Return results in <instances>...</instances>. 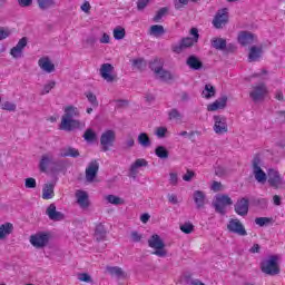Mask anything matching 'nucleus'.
Masks as SVG:
<instances>
[{"instance_id": "obj_1", "label": "nucleus", "mask_w": 285, "mask_h": 285, "mask_svg": "<svg viewBox=\"0 0 285 285\" xmlns=\"http://www.w3.org/2000/svg\"><path fill=\"white\" fill-rule=\"evenodd\" d=\"M261 272L265 275L276 276L278 275L282 269L279 267V256L278 255H271L267 258L263 259L259 265Z\"/></svg>"}, {"instance_id": "obj_2", "label": "nucleus", "mask_w": 285, "mask_h": 285, "mask_svg": "<svg viewBox=\"0 0 285 285\" xmlns=\"http://www.w3.org/2000/svg\"><path fill=\"white\" fill-rule=\"evenodd\" d=\"M148 246L154 250L151 254L156 255L158 257H166L167 250L165 242L158 234H153L150 238L148 239Z\"/></svg>"}, {"instance_id": "obj_3", "label": "nucleus", "mask_w": 285, "mask_h": 285, "mask_svg": "<svg viewBox=\"0 0 285 285\" xmlns=\"http://www.w3.org/2000/svg\"><path fill=\"white\" fill-rule=\"evenodd\" d=\"M49 239H50V234L46 232H39L37 234H31L29 242L32 247L37 249H42L48 245Z\"/></svg>"}, {"instance_id": "obj_4", "label": "nucleus", "mask_w": 285, "mask_h": 285, "mask_svg": "<svg viewBox=\"0 0 285 285\" xmlns=\"http://www.w3.org/2000/svg\"><path fill=\"white\" fill-rule=\"evenodd\" d=\"M267 181L274 189H279L285 186L284 176L276 169L267 170Z\"/></svg>"}, {"instance_id": "obj_5", "label": "nucleus", "mask_w": 285, "mask_h": 285, "mask_svg": "<svg viewBox=\"0 0 285 285\" xmlns=\"http://www.w3.org/2000/svg\"><path fill=\"white\" fill-rule=\"evenodd\" d=\"M100 77L108 83L116 82L118 80L117 73H115V66L109 62L102 63L100 66Z\"/></svg>"}, {"instance_id": "obj_6", "label": "nucleus", "mask_w": 285, "mask_h": 285, "mask_svg": "<svg viewBox=\"0 0 285 285\" xmlns=\"http://www.w3.org/2000/svg\"><path fill=\"white\" fill-rule=\"evenodd\" d=\"M229 22L228 8H222L214 16L212 24L214 28L220 30Z\"/></svg>"}, {"instance_id": "obj_7", "label": "nucleus", "mask_w": 285, "mask_h": 285, "mask_svg": "<svg viewBox=\"0 0 285 285\" xmlns=\"http://www.w3.org/2000/svg\"><path fill=\"white\" fill-rule=\"evenodd\" d=\"M116 142V131L115 130H106L100 136V145L104 153H107L115 146Z\"/></svg>"}, {"instance_id": "obj_8", "label": "nucleus", "mask_w": 285, "mask_h": 285, "mask_svg": "<svg viewBox=\"0 0 285 285\" xmlns=\"http://www.w3.org/2000/svg\"><path fill=\"white\" fill-rule=\"evenodd\" d=\"M233 202L228 195L220 194L216 196V200H214L213 206L216 208V212L220 215H225V208L227 206H232Z\"/></svg>"}, {"instance_id": "obj_9", "label": "nucleus", "mask_w": 285, "mask_h": 285, "mask_svg": "<svg viewBox=\"0 0 285 285\" xmlns=\"http://www.w3.org/2000/svg\"><path fill=\"white\" fill-rule=\"evenodd\" d=\"M213 131L217 135H225L228 132L227 118L225 116H213Z\"/></svg>"}, {"instance_id": "obj_10", "label": "nucleus", "mask_w": 285, "mask_h": 285, "mask_svg": "<svg viewBox=\"0 0 285 285\" xmlns=\"http://www.w3.org/2000/svg\"><path fill=\"white\" fill-rule=\"evenodd\" d=\"M227 229L240 237H245L248 235L246 227L240 223L238 218H232L227 225Z\"/></svg>"}, {"instance_id": "obj_11", "label": "nucleus", "mask_w": 285, "mask_h": 285, "mask_svg": "<svg viewBox=\"0 0 285 285\" xmlns=\"http://www.w3.org/2000/svg\"><path fill=\"white\" fill-rule=\"evenodd\" d=\"M253 175H254L256 181L261 185H264L267 180L268 176L261 167V158L259 157H256L253 160Z\"/></svg>"}, {"instance_id": "obj_12", "label": "nucleus", "mask_w": 285, "mask_h": 285, "mask_svg": "<svg viewBox=\"0 0 285 285\" xmlns=\"http://www.w3.org/2000/svg\"><path fill=\"white\" fill-rule=\"evenodd\" d=\"M267 92L268 91H267L266 85L263 82V83L253 86V90L252 92H249V98H252L255 102L262 101L265 99Z\"/></svg>"}, {"instance_id": "obj_13", "label": "nucleus", "mask_w": 285, "mask_h": 285, "mask_svg": "<svg viewBox=\"0 0 285 285\" xmlns=\"http://www.w3.org/2000/svg\"><path fill=\"white\" fill-rule=\"evenodd\" d=\"M81 122L77 119L70 118H61V124L59 125V129L61 131L71 132L77 128H80Z\"/></svg>"}, {"instance_id": "obj_14", "label": "nucleus", "mask_w": 285, "mask_h": 285, "mask_svg": "<svg viewBox=\"0 0 285 285\" xmlns=\"http://www.w3.org/2000/svg\"><path fill=\"white\" fill-rule=\"evenodd\" d=\"M234 210L236 215H239L240 217H246L249 212V199L242 198L234 205Z\"/></svg>"}, {"instance_id": "obj_15", "label": "nucleus", "mask_w": 285, "mask_h": 285, "mask_svg": "<svg viewBox=\"0 0 285 285\" xmlns=\"http://www.w3.org/2000/svg\"><path fill=\"white\" fill-rule=\"evenodd\" d=\"M257 41V38L254 33L249 31H240L238 35V42L240 46H252Z\"/></svg>"}, {"instance_id": "obj_16", "label": "nucleus", "mask_w": 285, "mask_h": 285, "mask_svg": "<svg viewBox=\"0 0 285 285\" xmlns=\"http://www.w3.org/2000/svg\"><path fill=\"white\" fill-rule=\"evenodd\" d=\"M99 170V165L97 163V160H91L89 163V166L86 169V179L89 183H92L95 180V178L97 177Z\"/></svg>"}, {"instance_id": "obj_17", "label": "nucleus", "mask_w": 285, "mask_h": 285, "mask_svg": "<svg viewBox=\"0 0 285 285\" xmlns=\"http://www.w3.org/2000/svg\"><path fill=\"white\" fill-rule=\"evenodd\" d=\"M75 197H76L77 204L79 205L80 208L86 209V208L90 207V200L88 199L87 191L77 190L75 194Z\"/></svg>"}, {"instance_id": "obj_18", "label": "nucleus", "mask_w": 285, "mask_h": 285, "mask_svg": "<svg viewBox=\"0 0 285 285\" xmlns=\"http://www.w3.org/2000/svg\"><path fill=\"white\" fill-rule=\"evenodd\" d=\"M228 97L222 96L219 99L207 106L208 111L224 110L227 106Z\"/></svg>"}, {"instance_id": "obj_19", "label": "nucleus", "mask_w": 285, "mask_h": 285, "mask_svg": "<svg viewBox=\"0 0 285 285\" xmlns=\"http://www.w3.org/2000/svg\"><path fill=\"white\" fill-rule=\"evenodd\" d=\"M27 42H28V40H27L26 37L20 38L19 41H18V43H17V46L13 47L9 53H11V56H12L13 58H19V57H21L22 53H23V49H24L26 46H27Z\"/></svg>"}, {"instance_id": "obj_20", "label": "nucleus", "mask_w": 285, "mask_h": 285, "mask_svg": "<svg viewBox=\"0 0 285 285\" xmlns=\"http://www.w3.org/2000/svg\"><path fill=\"white\" fill-rule=\"evenodd\" d=\"M47 215L49 219L53 222H60L65 218V215L61 214L60 212H57V206L56 204L51 203L48 208H47Z\"/></svg>"}, {"instance_id": "obj_21", "label": "nucleus", "mask_w": 285, "mask_h": 285, "mask_svg": "<svg viewBox=\"0 0 285 285\" xmlns=\"http://www.w3.org/2000/svg\"><path fill=\"white\" fill-rule=\"evenodd\" d=\"M38 66L47 73H51L56 71V66L50 61L48 57H42L38 61Z\"/></svg>"}, {"instance_id": "obj_22", "label": "nucleus", "mask_w": 285, "mask_h": 285, "mask_svg": "<svg viewBox=\"0 0 285 285\" xmlns=\"http://www.w3.org/2000/svg\"><path fill=\"white\" fill-rule=\"evenodd\" d=\"M63 116L61 117L62 119H73V118H79L80 117V111L77 107L72 105H68L63 109Z\"/></svg>"}, {"instance_id": "obj_23", "label": "nucleus", "mask_w": 285, "mask_h": 285, "mask_svg": "<svg viewBox=\"0 0 285 285\" xmlns=\"http://www.w3.org/2000/svg\"><path fill=\"white\" fill-rule=\"evenodd\" d=\"M106 271L109 275H111V277H118L119 279H127L128 277V274L124 272L121 267L118 266H108Z\"/></svg>"}, {"instance_id": "obj_24", "label": "nucleus", "mask_w": 285, "mask_h": 285, "mask_svg": "<svg viewBox=\"0 0 285 285\" xmlns=\"http://www.w3.org/2000/svg\"><path fill=\"white\" fill-rule=\"evenodd\" d=\"M94 236L97 242H104L107 237V229L102 223L96 225V230L94 232Z\"/></svg>"}, {"instance_id": "obj_25", "label": "nucleus", "mask_w": 285, "mask_h": 285, "mask_svg": "<svg viewBox=\"0 0 285 285\" xmlns=\"http://www.w3.org/2000/svg\"><path fill=\"white\" fill-rule=\"evenodd\" d=\"M186 65L193 70H200L204 66L202 60L196 56H189L186 60Z\"/></svg>"}, {"instance_id": "obj_26", "label": "nucleus", "mask_w": 285, "mask_h": 285, "mask_svg": "<svg viewBox=\"0 0 285 285\" xmlns=\"http://www.w3.org/2000/svg\"><path fill=\"white\" fill-rule=\"evenodd\" d=\"M194 202L198 209L204 208L206 204V195L204 191L196 190L194 191Z\"/></svg>"}, {"instance_id": "obj_27", "label": "nucleus", "mask_w": 285, "mask_h": 285, "mask_svg": "<svg viewBox=\"0 0 285 285\" xmlns=\"http://www.w3.org/2000/svg\"><path fill=\"white\" fill-rule=\"evenodd\" d=\"M263 55V48L262 47H252L249 48V51H248V60L249 62H254L256 61L257 59H259Z\"/></svg>"}, {"instance_id": "obj_28", "label": "nucleus", "mask_w": 285, "mask_h": 285, "mask_svg": "<svg viewBox=\"0 0 285 285\" xmlns=\"http://www.w3.org/2000/svg\"><path fill=\"white\" fill-rule=\"evenodd\" d=\"M198 40H196L195 38H183L181 42H180V47H176L174 49V52L179 53L181 48H189L195 46V43H197Z\"/></svg>"}, {"instance_id": "obj_29", "label": "nucleus", "mask_w": 285, "mask_h": 285, "mask_svg": "<svg viewBox=\"0 0 285 285\" xmlns=\"http://www.w3.org/2000/svg\"><path fill=\"white\" fill-rule=\"evenodd\" d=\"M12 232L13 225L11 223L0 225V240H4Z\"/></svg>"}, {"instance_id": "obj_30", "label": "nucleus", "mask_w": 285, "mask_h": 285, "mask_svg": "<svg viewBox=\"0 0 285 285\" xmlns=\"http://www.w3.org/2000/svg\"><path fill=\"white\" fill-rule=\"evenodd\" d=\"M52 197H55V185L53 184H47L42 188V199L49 200Z\"/></svg>"}, {"instance_id": "obj_31", "label": "nucleus", "mask_w": 285, "mask_h": 285, "mask_svg": "<svg viewBox=\"0 0 285 285\" xmlns=\"http://www.w3.org/2000/svg\"><path fill=\"white\" fill-rule=\"evenodd\" d=\"M60 156L62 158H67V157L77 158L80 156V151H79V149H76L75 147H66L62 149Z\"/></svg>"}, {"instance_id": "obj_32", "label": "nucleus", "mask_w": 285, "mask_h": 285, "mask_svg": "<svg viewBox=\"0 0 285 285\" xmlns=\"http://www.w3.org/2000/svg\"><path fill=\"white\" fill-rule=\"evenodd\" d=\"M38 8L41 11H47L49 9L56 8L57 2L56 0H37Z\"/></svg>"}, {"instance_id": "obj_33", "label": "nucleus", "mask_w": 285, "mask_h": 285, "mask_svg": "<svg viewBox=\"0 0 285 285\" xmlns=\"http://www.w3.org/2000/svg\"><path fill=\"white\" fill-rule=\"evenodd\" d=\"M216 95V88L212 83H206L202 94L204 99H212Z\"/></svg>"}, {"instance_id": "obj_34", "label": "nucleus", "mask_w": 285, "mask_h": 285, "mask_svg": "<svg viewBox=\"0 0 285 285\" xmlns=\"http://www.w3.org/2000/svg\"><path fill=\"white\" fill-rule=\"evenodd\" d=\"M149 68L151 71H154V73L157 75L161 72V70L164 69V62L163 60H159L158 58H156L149 62Z\"/></svg>"}, {"instance_id": "obj_35", "label": "nucleus", "mask_w": 285, "mask_h": 285, "mask_svg": "<svg viewBox=\"0 0 285 285\" xmlns=\"http://www.w3.org/2000/svg\"><path fill=\"white\" fill-rule=\"evenodd\" d=\"M227 46L226 39L224 38H213L212 39V47L217 50H225Z\"/></svg>"}, {"instance_id": "obj_36", "label": "nucleus", "mask_w": 285, "mask_h": 285, "mask_svg": "<svg viewBox=\"0 0 285 285\" xmlns=\"http://www.w3.org/2000/svg\"><path fill=\"white\" fill-rule=\"evenodd\" d=\"M138 144L147 148L151 146V139L146 132H141L138 135Z\"/></svg>"}, {"instance_id": "obj_37", "label": "nucleus", "mask_w": 285, "mask_h": 285, "mask_svg": "<svg viewBox=\"0 0 285 285\" xmlns=\"http://www.w3.org/2000/svg\"><path fill=\"white\" fill-rule=\"evenodd\" d=\"M50 160H51V157L48 154L42 155L39 164V169L41 173L47 171Z\"/></svg>"}, {"instance_id": "obj_38", "label": "nucleus", "mask_w": 285, "mask_h": 285, "mask_svg": "<svg viewBox=\"0 0 285 285\" xmlns=\"http://www.w3.org/2000/svg\"><path fill=\"white\" fill-rule=\"evenodd\" d=\"M149 35L154 36V37H159V36L165 35L164 26H160V24L151 26L150 29H149Z\"/></svg>"}, {"instance_id": "obj_39", "label": "nucleus", "mask_w": 285, "mask_h": 285, "mask_svg": "<svg viewBox=\"0 0 285 285\" xmlns=\"http://www.w3.org/2000/svg\"><path fill=\"white\" fill-rule=\"evenodd\" d=\"M146 166H148V163H147V160H146L145 158H137V159L135 160V163L131 165V167L129 168V170H130L132 174H135L136 170H137V168H139V167H146Z\"/></svg>"}, {"instance_id": "obj_40", "label": "nucleus", "mask_w": 285, "mask_h": 285, "mask_svg": "<svg viewBox=\"0 0 285 285\" xmlns=\"http://www.w3.org/2000/svg\"><path fill=\"white\" fill-rule=\"evenodd\" d=\"M112 33L115 40H122L124 38H126V28L120 26L115 27Z\"/></svg>"}, {"instance_id": "obj_41", "label": "nucleus", "mask_w": 285, "mask_h": 285, "mask_svg": "<svg viewBox=\"0 0 285 285\" xmlns=\"http://www.w3.org/2000/svg\"><path fill=\"white\" fill-rule=\"evenodd\" d=\"M83 139L89 142V144H92L97 140V135L96 132L94 131L92 128H88L86 131H85V135H83Z\"/></svg>"}, {"instance_id": "obj_42", "label": "nucleus", "mask_w": 285, "mask_h": 285, "mask_svg": "<svg viewBox=\"0 0 285 285\" xmlns=\"http://www.w3.org/2000/svg\"><path fill=\"white\" fill-rule=\"evenodd\" d=\"M155 154L159 159H168L169 157L168 149L164 146H158L155 150Z\"/></svg>"}, {"instance_id": "obj_43", "label": "nucleus", "mask_w": 285, "mask_h": 285, "mask_svg": "<svg viewBox=\"0 0 285 285\" xmlns=\"http://www.w3.org/2000/svg\"><path fill=\"white\" fill-rule=\"evenodd\" d=\"M105 199H107L109 204L115 205V206L126 204V202H124V199H121L120 197H118L116 195H108L107 197H105Z\"/></svg>"}, {"instance_id": "obj_44", "label": "nucleus", "mask_w": 285, "mask_h": 285, "mask_svg": "<svg viewBox=\"0 0 285 285\" xmlns=\"http://www.w3.org/2000/svg\"><path fill=\"white\" fill-rule=\"evenodd\" d=\"M168 12V9L166 7L160 8L157 11V14L154 16L153 21L158 23L159 21H161L163 17Z\"/></svg>"}, {"instance_id": "obj_45", "label": "nucleus", "mask_w": 285, "mask_h": 285, "mask_svg": "<svg viewBox=\"0 0 285 285\" xmlns=\"http://www.w3.org/2000/svg\"><path fill=\"white\" fill-rule=\"evenodd\" d=\"M272 223V218L268 217H257L255 218V224L259 227H264Z\"/></svg>"}, {"instance_id": "obj_46", "label": "nucleus", "mask_w": 285, "mask_h": 285, "mask_svg": "<svg viewBox=\"0 0 285 285\" xmlns=\"http://www.w3.org/2000/svg\"><path fill=\"white\" fill-rule=\"evenodd\" d=\"M86 97L89 101V104L91 105L92 108H97L98 107V100H97V96L92 92H87Z\"/></svg>"}, {"instance_id": "obj_47", "label": "nucleus", "mask_w": 285, "mask_h": 285, "mask_svg": "<svg viewBox=\"0 0 285 285\" xmlns=\"http://www.w3.org/2000/svg\"><path fill=\"white\" fill-rule=\"evenodd\" d=\"M156 75L159 76V78L163 79L164 81H168L173 79V75L170 73V71H166L164 70V68L160 70V72H157Z\"/></svg>"}, {"instance_id": "obj_48", "label": "nucleus", "mask_w": 285, "mask_h": 285, "mask_svg": "<svg viewBox=\"0 0 285 285\" xmlns=\"http://www.w3.org/2000/svg\"><path fill=\"white\" fill-rule=\"evenodd\" d=\"M180 230L184 234H191L194 232V225L191 223L187 222L184 225H180Z\"/></svg>"}, {"instance_id": "obj_49", "label": "nucleus", "mask_w": 285, "mask_h": 285, "mask_svg": "<svg viewBox=\"0 0 285 285\" xmlns=\"http://www.w3.org/2000/svg\"><path fill=\"white\" fill-rule=\"evenodd\" d=\"M2 110L17 111V105L10 101H6L1 105Z\"/></svg>"}, {"instance_id": "obj_50", "label": "nucleus", "mask_w": 285, "mask_h": 285, "mask_svg": "<svg viewBox=\"0 0 285 285\" xmlns=\"http://www.w3.org/2000/svg\"><path fill=\"white\" fill-rule=\"evenodd\" d=\"M52 88H56V81H50L47 85H45L41 95H48Z\"/></svg>"}, {"instance_id": "obj_51", "label": "nucleus", "mask_w": 285, "mask_h": 285, "mask_svg": "<svg viewBox=\"0 0 285 285\" xmlns=\"http://www.w3.org/2000/svg\"><path fill=\"white\" fill-rule=\"evenodd\" d=\"M168 132V129H167V127H165V126H160V127H158L157 129H156V136L158 137V138H165L166 137V134Z\"/></svg>"}, {"instance_id": "obj_52", "label": "nucleus", "mask_w": 285, "mask_h": 285, "mask_svg": "<svg viewBox=\"0 0 285 285\" xmlns=\"http://www.w3.org/2000/svg\"><path fill=\"white\" fill-rule=\"evenodd\" d=\"M132 66L137 67L138 70H142L146 67V60L135 59L132 60Z\"/></svg>"}, {"instance_id": "obj_53", "label": "nucleus", "mask_w": 285, "mask_h": 285, "mask_svg": "<svg viewBox=\"0 0 285 285\" xmlns=\"http://www.w3.org/2000/svg\"><path fill=\"white\" fill-rule=\"evenodd\" d=\"M181 115L179 114V111L177 109H171L169 112V119L170 120H180Z\"/></svg>"}, {"instance_id": "obj_54", "label": "nucleus", "mask_w": 285, "mask_h": 285, "mask_svg": "<svg viewBox=\"0 0 285 285\" xmlns=\"http://www.w3.org/2000/svg\"><path fill=\"white\" fill-rule=\"evenodd\" d=\"M26 188H36L37 187V180L35 178H27L24 181Z\"/></svg>"}, {"instance_id": "obj_55", "label": "nucleus", "mask_w": 285, "mask_h": 285, "mask_svg": "<svg viewBox=\"0 0 285 285\" xmlns=\"http://www.w3.org/2000/svg\"><path fill=\"white\" fill-rule=\"evenodd\" d=\"M195 177V171L191 169H187L186 174L183 176V180L185 181H191V179Z\"/></svg>"}, {"instance_id": "obj_56", "label": "nucleus", "mask_w": 285, "mask_h": 285, "mask_svg": "<svg viewBox=\"0 0 285 285\" xmlns=\"http://www.w3.org/2000/svg\"><path fill=\"white\" fill-rule=\"evenodd\" d=\"M169 184L171 186H177L178 185V175L176 173H170L169 174Z\"/></svg>"}, {"instance_id": "obj_57", "label": "nucleus", "mask_w": 285, "mask_h": 285, "mask_svg": "<svg viewBox=\"0 0 285 285\" xmlns=\"http://www.w3.org/2000/svg\"><path fill=\"white\" fill-rule=\"evenodd\" d=\"M189 2V0H176L175 1V9L176 10H180L183 9L185 6H187Z\"/></svg>"}, {"instance_id": "obj_58", "label": "nucleus", "mask_w": 285, "mask_h": 285, "mask_svg": "<svg viewBox=\"0 0 285 285\" xmlns=\"http://www.w3.org/2000/svg\"><path fill=\"white\" fill-rule=\"evenodd\" d=\"M149 2H150V0H138L137 1V9H138V11L145 10V8L147 7V4Z\"/></svg>"}, {"instance_id": "obj_59", "label": "nucleus", "mask_w": 285, "mask_h": 285, "mask_svg": "<svg viewBox=\"0 0 285 285\" xmlns=\"http://www.w3.org/2000/svg\"><path fill=\"white\" fill-rule=\"evenodd\" d=\"M79 281L85 283H91V276L88 275L87 273L80 274Z\"/></svg>"}, {"instance_id": "obj_60", "label": "nucleus", "mask_w": 285, "mask_h": 285, "mask_svg": "<svg viewBox=\"0 0 285 285\" xmlns=\"http://www.w3.org/2000/svg\"><path fill=\"white\" fill-rule=\"evenodd\" d=\"M131 239H132V242H135V243H139V242H141L142 236H141V234H139V233H137V232H132V233H131Z\"/></svg>"}, {"instance_id": "obj_61", "label": "nucleus", "mask_w": 285, "mask_h": 285, "mask_svg": "<svg viewBox=\"0 0 285 285\" xmlns=\"http://www.w3.org/2000/svg\"><path fill=\"white\" fill-rule=\"evenodd\" d=\"M18 4L22 8H28L32 6V0H18Z\"/></svg>"}, {"instance_id": "obj_62", "label": "nucleus", "mask_w": 285, "mask_h": 285, "mask_svg": "<svg viewBox=\"0 0 285 285\" xmlns=\"http://www.w3.org/2000/svg\"><path fill=\"white\" fill-rule=\"evenodd\" d=\"M80 10H82L86 13H89L91 10V4L90 2L86 1L83 4H81Z\"/></svg>"}, {"instance_id": "obj_63", "label": "nucleus", "mask_w": 285, "mask_h": 285, "mask_svg": "<svg viewBox=\"0 0 285 285\" xmlns=\"http://www.w3.org/2000/svg\"><path fill=\"white\" fill-rule=\"evenodd\" d=\"M110 42V37L108 33H102L101 38H100V43L101 45H109Z\"/></svg>"}, {"instance_id": "obj_64", "label": "nucleus", "mask_w": 285, "mask_h": 285, "mask_svg": "<svg viewBox=\"0 0 285 285\" xmlns=\"http://www.w3.org/2000/svg\"><path fill=\"white\" fill-rule=\"evenodd\" d=\"M168 200L170 204L173 205H177L178 204V197L176 194H169L168 195Z\"/></svg>"}]
</instances>
